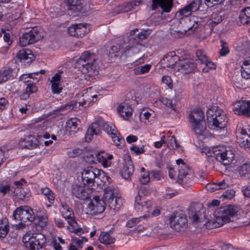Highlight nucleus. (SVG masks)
I'll list each match as a JSON object with an SVG mask.
<instances>
[{
    "label": "nucleus",
    "instance_id": "22",
    "mask_svg": "<svg viewBox=\"0 0 250 250\" xmlns=\"http://www.w3.org/2000/svg\"><path fill=\"white\" fill-rule=\"evenodd\" d=\"M90 155L92 158L91 162L96 163L97 161L101 163L104 167H109L111 164L110 161L106 160L107 154L104 151L94 152Z\"/></svg>",
    "mask_w": 250,
    "mask_h": 250
},
{
    "label": "nucleus",
    "instance_id": "53",
    "mask_svg": "<svg viewBox=\"0 0 250 250\" xmlns=\"http://www.w3.org/2000/svg\"><path fill=\"white\" fill-rule=\"evenodd\" d=\"M47 218L45 216H38V218L37 219L34 220L35 221V224L38 225V227H40L41 229L44 227L47 223Z\"/></svg>",
    "mask_w": 250,
    "mask_h": 250
},
{
    "label": "nucleus",
    "instance_id": "27",
    "mask_svg": "<svg viewBox=\"0 0 250 250\" xmlns=\"http://www.w3.org/2000/svg\"><path fill=\"white\" fill-rule=\"evenodd\" d=\"M191 129L197 137L204 136L207 131V125L205 121L193 123L191 125Z\"/></svg>",
    "mask_w": 250,
    "mask_h": 250
},
{
    "label": "nucleus",
    "instance_id": "29",
    "mask_svg": "<svg viewBox=\"0 0 250 250\" xmlns=\"http://www.w3.org/2000/svg\"><path fill=\"white\" fill-rule=\"evenodd\" d=\"M166 62V66L168 67L177 68L178 61H180L179 57L174 52H170L163 59Z\"/></svg>",
    "mask_w": 250,
    "mask_h": 250
},
{
    "label": "nucleus",
    "instance_id": "15",
    "mask_svg": "<svg viewBox=\"0 0 250 250\" xmlns=\"http://www.w3.org/2000/svg\"><path fill=\"white\" fill-rule=\"evenodd\" d=\"M234 113L239 115L250 117V101H239L235 104L233 108Z\"/></svg>",
    "mask_w": 250,
    "mask_h": 250
},
{
    "label": "nucleus",
    "instance_id": "34",
    "mask_svg": "<svg viewBox=\"0 0 250 250\" xmlns=\"http://www.w3.org/2000/svg\"><path fill=\"white\" fill-rule=\"evenodd\" d=\"M118 111L123 118L127 120L131 116L132 109L127 104H121L118 107Z\"/></svg>",
    "mask_w": 250,
    "mask_h": 250
},
{
    "label": "nucleus",
    "instance_id": "10",
    "mask_svg": "<svg viewBox=\"0 0 250 250\" xmlns=\"http://www.w3.org/2000/svg\"><path fill=\"white\" fill-rule=\"evenodd\" d=\"M216 159L227 166L230 164L234 158V150L225 147H221L215 150L214 152Z\"/></svg>",
    "mask_w": 250,
    "mask_h": 250
},
{
    "label": "nucleus",
    "instance_id": "58",
    "mask_svg": "<svg viewBox=\"0 0 250 250\" xmlns=\"http://www.w3.org/2000/svg\"><path fill=\"white\" fill-rule=\"evenodd\" d=\"M205 67L203 68L202 71L205 73L208 72L210 69H215V64L210 61L208 59L207 60V62H205Z\"/></svg>",
    "mask_w": 250,
    "mask_h": 250
},
{
    "label": "nucleus",
    "instance_id": "25",
    "mask_svg": "<svg viewBox=\"0 0 250 250\" xmlns=\"http://www.w3.org/2000/svg\"><path fill=\"white\" fill-rule=\"evenodd\" d=\"M134 43H135V45L126 48L122 53V56L126 57L136 56L135 58H137L138 57L137 55L140 53L141 48L142 47V44L139 42H135Z\"/></svg>",
    "mask_w": 250,
    "mask_h": 250
},
{
    "label": "nucleus",
    "instance_id": "21",
    "mask_svg": "<svg viewBox=\"0 0 250 250\" xmlns=\"http://www.w3.org/2000/svg\"><path fill=\"white\" fill-rule=\"evenodd\" d=\"M38 139L32 135L25 136L24 138H21L20 142L21 146L28 149H33L38 146Z\"/></svg>",
    "mask_w": 250,
    "mask_h": 250
},
{
    "label": "nucleus",
    "instance_id": "46",
    "mask_svg": "<svg viewBox=\"0 0 250 250\" xmlns=\"http://www.w3.org/2000/svg\"><path fill=\"white\" fill-rule=\"evenodd\" d=\"M141 171L142 172L140 178V181L142 184H146L150 181V173L144 167L141 168Z\"/></svg>",
    "mask_w": 250,
    "mask_h": 250
},
{
    "label": "nucleus",
    "instance_id": "43",
    "mask_svg": "<svg viewBox=\"0 0 250 250\" xmlns=\"http://www.w3.org/2000/svg\"><path fill=\"white\" fill-rule=\"evenodd\" d=\"M196 207H191L189 213L190 218L194 222H199L202 218H204V215L203 217H200L202 216V213L199 210H196Z\"/></svg>",
    "mask_w": 250,
    "mask_h": 250
},
{
    "label": "nucleus",
    "instance_id": "33",
    "mask_svg": "<svg viewBox=\"0 0 250 250\" xmlns=\"http://www.w3.org/2000/svg\"><path fill=\"white\" fill-rule=\"evenodd\" d=\"M117 196H118V190L113 188L109 187L105 189L104 201L108 204L111 201V200L114 199Z\"/></svg>",
    "mask_w": 250,
    "mask_h": 250
},
{
    "label": "nucleus",
    "instance_id": "17",
    "mask_svg": "<svg viewBox=\"0 0 250 250\" xmlns=\"http://www.w3.org/2000/svg\"><path fill=\"white\" fill-rule=\"evenodd\" d=\"M195 68L196 64L193 60L183 59L180 60L178 63V70L184 74L192 72Z\"/></svg>",
    "mask_w": 250,
    "mask_h": 250
},
{
    "label": "nucleus",
    "instance_id": "54",
    "mask_svg": "<svg viewBox=\"0 0 250 250\" xmlns=\"http://www.w3.org/2000/svg\"><path fill=\"white\" fill-rule=\"evenodd\" d=\"M196 55L198 60L202 63L207 62V60L208 58L206 54L204 52L203 50L201 49L197 50L196 52Z\"/></svg>",
    "mask_w": 250,
    "mask_h": 250
},
{
    "label": "nucleus",
    "instance_id": "13",
    "mask_svg": "<svg viewBox=\"0 0 250 250\" xmlns=\"http://www.w3.org/2000/svg\"><path fill=\"white\" fill-rule=\"evenodd\" d=\"M99 175V171L93 167H87L82 173V181L84 185L91 187L94 185L95 179Z\"/></svg>",
    "mask_w": 250,
    "mask_h": 250
},
{
    "label": "nucleus",
    "instance_id": "36",
    "mask_svg": "<svg viewBox=\"0 0 250 250\" xmlns=\"http://www.w3.org/2000/svg\"><path fill=\"white\" fill-rule=\"evenodd\" d=\"M18 59L21 61H27V62H31L34 60V56L31 53L30 50L22 49L19 51L17 55Z\"/></svg>",
    "mask_w": 250,
    "mask_h": 250
},
{
    "label": "nucleus",
    "instance_id": "11",
    "mask_svg": "<svg viewBox=\"0 0 250 250\" xmlns=\"http://www.w3.org/2000/svg\"><path fill=\"white\" fill-rule=\"evenodd\" d=\"M13 218L15 220L23 222L33 221L35 220V215L32 209L27 207H19L13 213Z\"/></svg>",
    "mask_w": 250,
    "mask_h": 250
},
{
    "label": "nucleus",
    "instance_id": "5",
    "mask_svg": "<svg viewBox=\"0 0 250 250\" xmlns=\"http://www.w3.org/2000/svg\"><path fill=\"white\" fill-rule=\"evenodd\" d=\"M95 56L88 51L83 53L76 63L82 72L89 75H94L97 73V66L95 64Z\"/></svg>",
    "mask_w": 250,
    "mask_h": 250
},
{
    "label": "nucleus",
    "instance_id": "20",
    "mask_svg": "<svg viewBox=\"0 0 250 250\" xmlns=\"http://www.w3.org/2000/svg\"><path fill=\"white\" fill-rule=\"evenodd\" d=\"M173 5V0H152L151 6L153 10L160 7L164 12H169Z\"/></svg>",
    "mask_w": 250,
    "mask_h": 250
},
{
    "label": "nucleus",
    "instance_id": "28",
    "mask_svg": "<svg viewBox=\"0 0 250 250\" xmlns=\"http://www.w3.org/2000/svg\"><path fill=\"white\" fill-rule=\"evenodd\" d=\"M189 120L191 125L193 123L205 121L203 111L200 108L193 109L189 115Z\"/></svg>",
    "mask_w": 250,
    "mask_h": 250
},
{
    "label": "nucleus",
    "instance_id": "35",
    "mask_svg": "<svg viewBox=\"0 0 250 250\" xmlns=\"http://www.w3.org/2000/svg\"><path fill=\"white\" fill-rule=\"evenodd\" d=\"M229 185L224 180L217 183H213L206 185V188L210 192H214L216 190L223 189L227 188Z\"/></svg>",
    "mask_w": 250,
    "mask_h": 250
},
{
    "label": "nucleus",
    "instance_id": "7",
    "mask_svg": "<svg viewBox=\"0 0 250 250\" xmlns=\"http://www.w3.org/2000/svg\"><path fill=\"white\" fill-rule=\"evenodd\" d=\"M149 194L146 188H141L138 191V194L135 199V208L138 211H144L148 213V208L152 207V202L146 200V197Z\"/></svg>",
    "mask_w": 250,
    "mask_h": 250
},
{
    "label": "nucleus",
    "instance_id": "55",
    "mask_svg": "<svg viewBox=\"0 0 250 250\" xmlns=\"http://www.w3.org/2000/svg\"><path fill=\"white\" fill-rule=\"evenodd\" d=\"M240 146L244 148L250 147V136L246 135V137H244L243 140H240L238 142Z\"/></svg>",
    "mask_w": 250,
    "mask_h": 250
},
{
    "label": "nucleus",
    "instance_id": "9",
    "mask_svg": "<svg viewBox=\"0 0 250 250\" xmlns=\"http://www.w3.org/2000/svg\"><path fill=\"white\" fill-rule=\"evenodd\" d=\"M41 28L39 27H34L32 28L29 31L23 34L22 37L20 38L19 43L21 46L34 43L38 41L42 38V35L41 32Z\"/></svg>",
    "mask_w": 250,
    "mask_h": 250
},
{
    "label": "nucleus",
    "instance_id": "4",
    "mask_svg": "<svg viewBox=\"0 0 250 250\" xmlns=\"http://www.w3.org/2000/svg\"><path fill=\"white\" fill-rule=\"evenodd\" d=\"M207 116L208 125L211 129H222L226 126L228 119L226 114L222 109H209Z\"/></svg>",
    "mask_w": 250,
    "mask_h": 250
},
{
    "label": "nucleus",
    "instance_id": "31",
    "mask_svg": "<svg viewBox=\"0 0 250 250\" xmlns=\"http://www.w3.org/2000/svg\"><path fill=\"white\" fill-rule=\"evenodd\" d=\"M38 90V87L33 82L28 83L25 91L20 95V98L21 100H26L29 98L30 94L36 93Z\"/></svg>",
    "mask_w": 250,
    "mask_h": 250
},
{
    "label": "nucleus",
    "instance_id": "40",
    "mask_svg": "<svg viewBox=\"0 0 250 250\" xmlns=\"http://www.w3.org/2000/svg\"><path fill=\"white\" fill-rule=\"evenodd\" d=\"M13 70L10 67H5L0 71V82H5L13 77Z\"/></svg>",
    "mask_w": 250,
    "mask_h": 250
},
{
    "label": "nucleus",
    "instance_id": "44",
    "mask_svg": "<svg viewBox=\"0 0 250 250\" xmlns=\"http://www.w3.org/2000/svg\"><path fill=\"white\" fill-rule=\"evenodd\" d=\"M241 75L245 79L250 78V59L243 62L241 67Z\"/></svg>",
    "mask_w": 250,
    "mask_h": 250
},
{
    "label": "nucleus",
    "instance_id": "23",
    "mask_svg": "<svg viewBox=\"0 0 250 250\" xmlns=\"http://www.w3.org/2000/svg\"><path fill=\"white\" fill-rule=\"evenodd\" d=\"M225 15V12L223 8L217 9L213 12L210 16L211 22L208 23L209 27H212L220 23L224 19Z\"/></svg>",
    "mask_w": 250,
    "mask_h": 250
},
{
    "label": "nucleus",
    "instance_id": "45",
    "mask_svg": "<svg viewBox=\"0 0 250 250\" xmlns=\"http://www.w3.org/2000/svg\"><path fill=\"white\" fill-rule=\"evenodd\" d=\"M9 230V226L7 224V219H2L0 221V238H4L7 234Z\"/></svg>",
    "mask_w": 250,
    "mask_h": 250
},
{
    "label": "nucleus",
    "instance_id": "37",
    "mask_svg": "<svg viewBox=\"0 0 250 250\" xmlns=\"http://www.w3.org/2000/svg\"><path fill=\"white\" fill-rule=\"evenodd\" d=\"M83 0H66L67 6L68 10L75 12L81 11L82 8V2Z\"/></svg>",
    "mask_w": 250,
    "mask_h": 250
},
{
    "label": "nucleus",
    "instance_id": "64",
    "mask_svg": "<svg viewBox=\"0 0 250 250\" xmlns=\"http://www.w3.org/2000/svg\"><path fill=\"white\" fill-rule=\"evenodd\" d=\"M242 191L244 196L250 198V186L243 187Z\"/></svg>",
    "mask_w": 250,
    "mask_h": 250
},
{
    "label": "nucleus",
    "instance_id": "49",
    "mask_svg": "<svg viewBox=\"0 0 250 250\" xmlns=\"http://www.w3.org/2000/svg\"><path fill=\"white\" fill-rule=\"evenodd\" d=\"M122 205V200L118 196L115 197L114 199L111 200V201L108 203V207L110 209H119Z\"/></svg>",
    "mask_w": 250,
    "mask_h": 250
},
{
    "label": "nucleus",
    "instance_id": "62",
    "mask_svg": "<svg viewBox=\"0 0 250 250\" xmlns=\"http://www.w3.org/2000/svg\"><path fill=\"white\" fill-rule=\"evenodd\" d=\"M146 218L147 215L146 214H144L142 217H140L139 218H132L131 220H129L126 224V226L128 228L132 227L135 224L138 223L140 221V219L141 218Z\"/></svg>",
    "mask_w": 250,
    "mask_h": 250
},
{
    "label": "nucleus",
    "instance_id": "61",
    "mask_svg": "<svg viewBox=\"0 0 250 250\" xmlns=\"http://www.w3.org/2000/svg\"><path fill=\"white\" fill-rule=\"evenodd\" d=\"M162 103L167 107L171 108L173 110L176 111V105L172 101L167 98H163Z\"/></svg>",
    "mask_w": 250,
    "mask_h": 250
},
{
    "label": "nucleus",
    "instance_id": "6",
    "mask_svg": "<svg viewBox=\"0 0 250 250\" xmlns=\"http://www.w3.org/2000/svg\"><path fill=\"white\" fill-rule=\"evenodd\" d=\"M45 236L41 233H29L23 237L22 241L31 250H38L46 244Z\"/></svg>",
    "mask_w": 250,
    "mask_h": 250
},
{
    "label": "nucleus",
    "instance_id": "26",
    "mask_svg": "<svg viewBox=\"0 0 250 250\" xmlns=\"http://www.w3.org/2000/svg\"><path fill=\"white\" fill-rule=\"evenodd\" d=\"M80 123V120L76 118L68 120L66 123V130L70 135H74L79 130L78 125Z\"/></svg>",
    "mask_w": 250,
    "mask_h": 250
},
{
    "label": "nucleus",
    "instance_id": "14",
    "mask_svg": "<svg viewBox=\"0 0 250 250\" xmlns=\"http://www.w3.org/2000/svg\"><path fill=\"white\" fill-rule=\"evenodd\" d=\"M105 203L100 200L99 197L95 196L88 204V208L92 214L96 215L102 213L105 208Z\"/></svg>",
    "mask_w": 250,
    "mask_h": 250
},
{
    "label": "nucleus",
    "instance_id": "1",
    "mask_svg": "<svg viewBox=\"0 0 250 250\" xmlns=\"http://www.w3.org/2000/svg\"><path fill=\"white\" fill-rule=\"evenodd\" d=\"M102 128L111 135L113 141L117 146L121 148L124 146L125 140L121 136L116 126L112 124L105 122L101 117H99L94 123H92L87 129L85 138L86 141H90L92 140V137L94 135L100 134Z\"/></svg>",
    "mask_w": 250,
    "mask_h": 250
},
{
    "label": "nucleus",
    "instance_id": "42",
    "mask_svg": "<svg viewBox=\"0 0 250 250\" xmlns=\"http://www.w3.org/2000/svg\"><path fill=\"white\" fill-rule=\"evenodd\" d=\"M77 102L75 101H72L69 103L62 105L57 109V111L60 112V114L64 115L70 112L76 107Z\"/></svg>",
    "mask_w": 250,
    "mask_h": 250
},
{
    "label": "nucleus",
    "instance_id": "41",
    "mask_svg": "<svg viewBox=\"0 0 250 250\" xmlns=\"http://www.w3.org/2000/svg\"><path fill=\"white\" fill-rule=\"evenodd\" d=\"M99 240L101 243L106 245H111L115 242V238L111 236L108 232H101L99 237Z\"/></svg>",
    "mask_w": 250,
    "mask_h": 250
},
{
    "label": "nucleus",
    "instance_id": "30",
    "mask_svg": "<svg viewBox=\"0 0 250 250\" xmlns=\"http://www.w3.org/2000/svg\"><path fill=\"white\" fill-rule=\"evenodd\" d=\"M134 172V166L131 161H128L124 166L121 170V174L122 177L126 179H130Z\"/></svg>",
    "mask_w": 250,
    "mask_h": 250
},
{
    "label": "nucleus",
    "instance_id": "12",
    "mask_svg": "<svg viewBox=\"0 0 250 250\" xmlns=\"http://www.w3.org/2000/svg\"><path fill=\"white\" fill-rule=\"evenodd\" d=\"M188 224L187 216L183 213H174L169 218L170 227L177 231L183 230Z\"/></svg>",
    "mask_w": 250,
    "mask_h": 250
},
{
    "label": "nucleus",
    "instance_id": "47",
    "mask_svg": "<svg viewBox=\"0 0 250 250\" xmlns=\"http://www.w3.org/2000/svg\"><path fill=\"white\" fill-rule=\"evenodd\" d=\"M121 49V45L119 44H117L115 45H113L110 47L109 50H108V52L107 53V55L108 57L113 58H116L119 55V52Z\"/></svg>",
    "mask_w": 250,
    "mask_h": 250
},
{
    "label": "nucleus",
    "instance_id": "16",
    "mask_svg": "<svg viewBox=\"0 0 250 250\" xmlns=\"http://www.w3.org/2000/svg\"><path fill=\"white\" fill-rule=\"evenodd\" d=\"M91 190L86 188L84 185H76L72 188V193L76 198L86 200L89 198Z\"/></svg>",
    "mask_w": 250,
    "mask_h": 250
},
{
    "label": "nucleus",
    "instance_id": "38",
    "mask_svg": "<svg viewBox=\"0 0 250 250\" xmlns=\"http://www.w3.org/2000/svg\"><path fill=\"white\" fill-rule=\"evenodd\" d=\"M138 31V29H135L134 30H131L130 32V36H132V39H133L135 42H139L138 40H143L146 39L147 38V37L150 34V31L149 30H143L135 36V33L136 32Z\"/></svg>",
    "mask_w": 250,
    "mask_h": 250
},
{
    "label": "nucleus",
    "instance_id": "18",
    "mask_svg": "<svg viewBox=\"0 0 250 250\" xmlns=\"http://www.w3.org/2000/svg\"><path fill=\"white\" fill-rule=\"evenodd\" d=\"M87 23H80L70 26L68 29V33L71 36L82 37L87 32Z\"/></svg>",
    "mask_w": 250,
    "mask_h": 250
},
{
    "label": "nucleus",
    "instance_id": "8",
    "mask_svg": "<svg viewBox=\"0 0 250 250\" xmlns=\"http://www.w3.org/2000/svg\"><path fill=\"white\" fill-rule=\"evenodd\" d=\"M176 164L179 171L177 182L183 185L190 183L194 177L192 170L181 159L177 160Z\"/></svg>",
    "mask_w": 250,
    "mask_h": 250
},
{
    "label": "nucleus",
    "instance_id": "2",
    "mask_svg": "<svg viewBox=\"0 0 250 250\" xmlns=\"http://www.w3.org/2000/svg\"><path fill=\"white\" fill-rule=\"evenodd\" d=\"M202 3V0H193L190 4L183 8L179 10L176 14V16L181 20V23L184 21L188 24V26L183 30L186 33L188 30H196L200 24L198 21H191L188 18L191 13L197 11Z\"/></svg>",
    "mask_w": 250,
    "mask_h": 250
},
{
    "label": "nucleus",
    "instance_id": "52",
    "mask_svg": "<svg viewBox=\"0 0 250 250\" xmlns=\"http://www.w3.org/2000/svg\"><path fill=\"white\" fill-rule=\"evenodd\" d=\"M236 135L238 140V142L240 140H243L244 137H246V135H249L246 129H244L241 126H237L236 130Z\"/></svg>",
    "mask_w": 250,
    "mask_h": 250
},
{
    "label": "nucleus",
    "instance_id": "63",
    "mask_svg": "<svg viewBox=\"0 0 250 250\" xmlns=\"http://www.w3.org/2000/svg\"><path fill=\"white\" fill-rule=\"evenodd\" d=\"M162 82L167 84L170 89L172 88V81L170 77L168 76H163L162 78Z\"/></svg>",
    "mask_w": 250,
    "mask_h": 250
},
{
    "label": "nucleus",
    "instance_id": "60",
    "mask_svg": "<svg viewBox=\"0 0 250 250\" xmlns=\"http://www.w3.org/2000/svg\"><path fill=\"white\" fill-rule=\"evenodd\" d=\"M51 89L54 94L60 93L62 89L60 83H52Z\"/></svg>",
    "mask_w": 250,
    "mask_h": 250
},
{
    "label": "nucleus",
    "instance_id": "51",
    "mask_svg": "<svg viewBox=\"0 0 250 250\" xmlns=\"http://www.w3.org/2000/svg\"><path fill=\"white\" fill-rule=\"evenodd\" d=\"M151 65L150 64H146L144 65L140 66L134 69L135 73L137 75H140L148 72Z\"/></svg>",
    "mask_w": 250,
    "mask_h": 250
},
{
    "label": "nucleus",
    "instance_id": "56",
    "mask_svg": "<svg viewBox=\"0 0 250 250\" xmlns=\"http://www.w3.org/2000/svg\"><path fill=\"white\" fill-rule=\"evenodd\" d=\"M221 46L222 47V48L219 51L220 55L221 56H225L227 54H228L229 52L227 42L223 40H221Z\"/></svg>",
    "mask_w": 250,
    "mask_h": 250
},
{
    "label": "nucleus",
    "instance_id": "32",
    "mask_svg": "<svg viewBox=\"0 0 250 250\" xmlns=\"http://www.w3.org/2000/svg\"><path fill=\"white\" fill-rule=\"evenodd\" d=\"M240 177L244 180L250 179V163H245L238 168Z\"/></svg>",
    "mask_w": 250,
    "mask_h": 250
},
{
    "label": "nucleus",
    "instance_id": "3",
    "mask_svg": "<svg viewBox=\"0 0 250 250\" xmlns=\"http://www.w3.org/2000/svg\"><path fill=\"white\" fill-rule=\"evenodd\" d=\"M238 211L237 208L232 205H228L221 207L214 212L216 219L209 221L208 227L210 228V224L212 227L218 228L223 226L225 223L231 221L230 218L233 217Z\"/></svg>",
    "mask_w": 250,
    "mask_h": 250
},
{
    "label": "nucleus",
    "instance_id": "24",
    "mask_svg": "<svg viewBox=\"0 0 250 250\" xmlns=\"http://www.w3.org/2000/svg\"><path fill=\"white\" fill-rule=\"evenodd\" d=\"M84 93L83 94L84 97V103H90L95 102L97 98L100 94H97V89L96 87H90L83 90Z\"/></svg>",
    "mask_w": 250,
    "mask_h": 250
},
{
    "label": "nucleus",
    "instance_id": "57",
    "mask_svg": "<svg viewBox=\"0 0 250 250\" xmlns=\"http://www.w3.org/2000/svg\"><path fill=\"white\" fill-rule=\"evenodd\" d=\"M235 192V191L232 189H228L224 192L221 198H222L223 200L231 199L234 197Z\"/></svg>",
    "mask_w": 250,
    "mask_h": 250
},
{
    "label": "nucleus",
    "instance_id": "39",
    "mask_svg": "<svg viewBox=\"0 0 250 250\" xmlns=\"http://www.w3.org/2000/svg\"><path fill=\"white\" fill-rule=\"evenodd\" d=\"M239 19L243 24H250V7L243 9L240 12Z\"/></svg>",
    "mask_w": 250,
    "mask_h": 250
},
{
    "label": "nucleus",
    "instance_id": "48",
    "mask_svg": "<svg viewBox=\"0 0 250 250\" xmlns=\"http://www.w3.org/2000/svg\"><path fill=\"white\" fill-rule=\"evenodd\" d=\"M42 193L47 198L50 204H53L54 201L55 197L53 192L48 188H44L41 189Z\"/></svg>",
    "mask_w": 250,
    "mask_h": 250
},
{
    "label": "nucleus",
    "instance_id": "50",
    "mask_svg": "<svg viewBox=\"0 0 250 250\" xmlns=\"http://www.w3.org/2000/svg\"><path fill=\"white\" fill-rule=\"evenodd\" d=\"M151 115V113L147 109H143L140 113V119L142 122L147 124L149 122V119Z\"/></svg>",
    "mask_w": 250,
    "mask_h": 250
},
{
    "label": "nucleus",
    "instance_id": "19",
    "mask_svg": "<svg viewBox=\"0 0 250 250\" xmlns=\"http://www.w3.org/2000/svg\"><path fill=\"white\" fill-rule=\"evenodd\" d=\"M61 206V212L62 216L67 220V222L70 226L74 227L77 223L74 219V214L72 209L64 203H62Z\"/></svg>",
    "mask_w": 250,
    "mask_h": 250
},
{
    "label": "nucleus",
    "instance_id": "59",
    "mask_svg": "<svg viewBox=\"0 0 250 250\" xmlns=\"http://www.w3.org/2000/svg\"><path fill=\"white\" fill-rule=\"evenodd\" d=\"M167 146L170 148H178L179 147V145L174 136H172L168 140Z\"/></svg>",
    "mask_w": 250,
    "mask_h": 250
}]
</instances>
